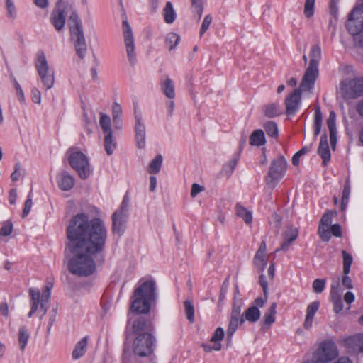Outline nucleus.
Here are the masks:
<instances>
[{"label": "nucleus", "mask_w": 363, "mask_h": 363, "mask_svg": "<svg viewBox=\"0 0 363 363\" xmlns=\"http://www.w3.org/2000/svg\"><path fill=\"white\" fill-rule=\"evenodd\" d=\"M163 162V157L162 155H157L152 159L147 167V172L151 174H156L160 172Z\"/></svg>", "instance_id": "25"}, {"label": "nucleus", "mask_w": 363, "mask_h": 363, "mask_svg": "<svg viewBox=\"0 0 363 363\" xmlns=\"http://www.w3.org/2000/svg\"><path fill=\"white\" fill-rule=\"evenodd\" d=\"M350 190H351V188H350V182L347 180L345 182V183L344 184L342 199H345V200L350 199Z\"/></svg>", "instance_id": "59"}, {"label": "nucleus", "mask_w": 363, "mask_h": 363, "mask_svg": "<svg viewBox=\"0 0 363 363\" xmlns=\"http://www.w3.org/2000/svg\"><path fill=\"white\" fill-rule=\"evenodd\" d=\"M135 125L134 130L135 134V141L137 147L143 149L145 147L146 130L144 121L143 120L142 113L135 106L134 107Z\"/></svg>", "instance_id": "13"}, {"label": "nucleus", "mask_w": 363, "mask_h": 363, "mask_svg": "<svg viewBox=\"0 0 363 363\" xmlns=\"http://www.w3.org/2000/svg\"><path fill=\"white\" fill-rule=\"evenodd\" d=\"M186 319L191 323L194 322V306L191 301L186 300L184 302Z\"/></svg>", "instance_id": "42"}, {"label": "nucleus", "mask_w": 363, "mask_h": 363, "mask_svg": "<svg viewBox=\"0 0 363 363\" xmlns=\"http://www.w3.org/2000/svg\"><path fill=\"white\" fill-rule=\"evenodd\" d=\"M32 205H33V202H32L31 191H30L25 201V203H24V208H23V213H22L23 218H25L28 215V213L30 211Z\"/></svg>", "instance_id": "54"}, {"label": "nucleus", "mask_w": 363, "mask_h": 363, "mask_svg": "<svg viewBox=\"0 0 363 363\" xmlns=\"http://www.w3.org/2000/svg\"><path fill=\"white\" fill-rule=\"evenodd\" d=\"M204 190V188L199 185V184L194 183L191 186V196L192 197H196L199 193L203 191Z\"/></svg>", "instance_id": "60"}, {"label": "nucleus", "mask_w": 363, "mask_h": 363, "mask_svg": "<svg viewBox=\"0 0 363 363\" xmlns=\"http://www.w3.org/2000/svg\"><path fill=\"white\" fill-rule=\"evenodd\" d=\"M334 286H332L331 298L333 303V311L335 313H340L343 309V303L341 296L337 291H333Z\"/></svg>", "instance_id": "32"}, {"label": "nucleus", "mask_w": 363, "mask_h": 363, "mask_svg": "<svg viewBox=\"0 0 363 363\" xmlns=\"http://www.w3.org/2000/svg\"><path fill=\"white\" fill-rule=\"evenodd\" d=\"M67 154L70 166L77 172L82 179H87L91 174L90 164L88 157L77 147H70Z\"/></svg>", "instance_id": "6"}, {"label": "nucleus", "mask_w": 363, "mask_h": 363, "mask_svg": "<svg viewBox=\"0 0 363 363\" xmlns=\"http://www.w3.org/2000/svg\"><path fill=\"white\" fill-rule=\"evenodd\" d=\"M315 1V0H306L303 13L308 18L312 17L314 14Z\"/></svg>", "instance_id": "47"}, {"label": "nucleus", "mask_w": 363, "mask_h": 363, "mask_svg": "<svg viewBox=\"0 0 363 363\" xmlns=\"http://www.w3.org/2000/svg\"><path fill=\"white\" fill-rule=\"evenodd\" d=\"M287 166L286 160L284 156H279L274 160L269 167L268 177L269 182H274L281 179L286 171Z\"/></svg>", "instance_id": "14"}, {"label": "nucleus", "mask_w": 363, "mask_h": 363, "mask_svg": "<svg viewBox=\"0 0 363 363\" xmlns=\"http://www.w3.org/2000/svg\"><path fill=\"white\" fill-rule=\"evenodd\" d=\"M30 297V310L28 313V318H30L38 310L40 304V292L38 289L30 288L29 289Z\"/></svg>", "instance_id": "20"}, {"label": "nucleus", "mask_w": 363, "mask_h": 363, "mask_svg": "<svg viewBox=\"0 0 363 363\" xmlns=\"http://www.w3.org/2000/svg\"><path fill=\"white\" fill-rule=\"evenodd\" d=\"M225 336V332L223 328L218 327L216 329L213 336L211 337L210 341L211 342H213L214 344L216 342H220Z\"/></svg>", "instance_id": "50"}, {"label": "nucleus", "mask_w": 363, "mask_h": 363, "mask_svg": "<svg viewBox=\"0 0 363 363\" xmlns=\"http://www.w3.org/2000/svg\"><path fill=\"white\" fill-rule=\"evenodd\" d=\"M238 157H234L231 160H230L224 166V169H225V172L228 174H231L233 173V172L234 171V169L238 164Z\"/></svg>", "instance_id": "55"}, {"label": "nucleus", "mask_w": 363, "mask_h": 363, "mask_svg": "<svg viewBox=\"0 0 363 363\" xmlns=\"http://www.w3.org/2000/svg\"><path fill=\"white\" fill-rule=\"evenodd\" d=\"M325 279H316L313 282V289L315 293L320 294L323 291L325 286Z\"/></svg>", "instance_id": "48"}, {"label": "nucleus", "mask_w": 363, "mask_h": 363, "mask_svg": "<svg viewBox=\"0 0 363 363\" xmlns=\"http://www.w3.org/2000/svg\"><path fill=\"white\" fill-rule=\"evenodd\" d=\"M191 11L197 15V19L199 21L203 11V0H191Z\"/></svg>", "instance_id": "39"}, {"label": "nucleus", "mask_w": 363, "mask_h": 363, "mask_svg": "<svg viewBox=\"0 0 363 363\" xmlns=\"http://www.w3.org/2000/svg\"><path fill=\"white\" fill-rule=\"evenodd\" d=\"M50 296H51V292L49 291L48 288H44L43 289L42 296H41V303L40 305V310L43 311V313L40 317V319H42L43 317L47 313V311L48 309V303L50 298Z\"/></svg>", "instance_id": "33"}, {"label": "nucleus", "mask_w": 363, "mask_h": 363, "mask_svg": "<svg viewBox=\"0 0 363 363\" xmlns=\"http://www.w3.org/2000/svg\"><path fill=\"white\" fill-rule=\"evenodd\" d=\"M35 68L45 89L52 88L55 82L54 73L49 69L46 56L43 50H40L37 53Z\"/></svg>", "instance_id": "7"}, {"label": "nucleus", "mask_w": 363, "mask_h": 363, "mask_svg": "<svg viewBox=\"0 0 363 363\" xmlns=\"http://www.w3.org/2000/svg\"><path fill=\"white\" fill-rule=\"evenodd\" d=\"M122 30L129 63L131 66H134L137 62L135 40L131 27L126 18L122 21Z\"/></svg>", "instance_id": "10"}, {"label": "nucleus", "mask_w": 363, "mask_h": 363, "mask_svg": "<svg viewBox=\"0 0 363 363\" xmlns=\"http://www.w3.org/2000/svg\"><path fill=\"white\" fill-rule=\"evenodd\" d=\"M236 213L238 216L243 219L245 223L250 224L252 223V213L239 203L236 205Z\"/></svg>", "instance_id": "34"}, {"label": "nucleus", "mask_w": 363, "mask_h": 363, "mask_svg": "<svg viewBox=\"0 0 363 363\" xmlns=\"http://www.w3.org/2000/svg\"><path fill=\"white\" fill-rule=\"evenodd\" d=\"M338 355L336 345L332 341L325 342L321 344L315 354L314 359L319 363H327L335 359Z\"/></svg>", "instance_id": "11"}, {"label": "nucleus", "mask_w": 363, "mask_h": 363, "mask_svg": "<svg viewBox=\"0 0 363 363\" xmlns=\"http://www.w3.org/2000/svg\"><path fill=\"white\" fill-rule=\"evenodd\" d=\"M202 347L206 352H210L212 350L220 351L221 350V344L220 342H216L215 344L213 343V345L210 344H203Z\"/></svg>", "instance_id": "56"}, {"label": "nucleus", "mask_w": 363, "mask_h": 363, "mask_svg": "<svg viewBox=\"0 0 363 363\" xmlns=\"http://www.w3.org/2000/svg\"><path fill=\"white\" fill-rule=\"evenodd\" d=\"M241 303L235 301L233 304L230 316L241 318Z\"/></svg>", "instance_id": "58"}, {"label": "nucleus", "mask_w": 363, "mask_h": 363, "mask_svg": "<svg viewBox=\"0 0 363 363\" xmlns=\"http://www.w3.org/2000/svg\"><path fill=\"white\" fill-rule=\"evenodd\" d=\"M342 97L346 99H355L363 96V77H356L340 82Z\"/></svg>", "instance_id": "8"}, {"label": "nucleus", "mask_w": 363, "mask_h": 363, "mask_svg": "<svg viewBox=\"0 0 363 363\" xmlns=\"http://www.w3.org/2000/svg\"><path fill=\"white\" fill-rule=\"evenodd\" d=\"M57 182L61 190L69 191L74 185V179L67 172H63L57 177Z\"/></svg>", "instance_id": "19"}, {"label": "nucleus", "mask_w": 363, "mask_h": 363, "mask_svg": "<svg viewBox=\"0 0 363 363\" xmlns=\"http://www.w3.org/2000/svg\"><path fill=\"white\" fill-rule=\"evenodd\" d=\"M88 336H85L77 342L72 353V357L74 359H78L85 354L88 345Z\"/></svg>", "instance_id": "21"}, {"label": "nucleus", "mask_w": 363, "mask_h": 363, "mask_svg": "<svg viewBox=\"0 0 363 363\" xmlns=\"http://www.w3.org/2000/svg\"><path fill=\"white\" fill-rule=\"evenodd\" d=\"M104 148L108 155H111L116 148V142L113 140V132L104 133Z\"/></svg>", "instance_id": "27"}, {"label": "nucleus", "mask_w": 363, "mask_h": 363, "mask_svg": "<svg viewBox=\"0 0 363 363\" xmlns=\"http://www.w3.org/2000/svg\"><path fill=\"white\" fill-rule=\"evenodd\" d=\"M298 235V230L296 227L291 226L284 233V239L288 240L289 242L296 240Z\"/></svg>", "instance_id": "45"}, {"label": "nucleus", "mask_w": 363, "mask_h": 363, "mask_svg": "<svg viewBox=\"0 0 363 363\" xmlns=\"http://www.w3.org/2000/svg\"><path fill=\"white\" fill-rule=\"evenodd\" d=\"M30 338L29 332L26 326H21L18 330V345L21 351H23Z\"/></svg>", "instance_id": "28"}, {"label": "nucleus", "mask_w": 363, "mask_h": 363, "mask_svg": "<svg viewBox=\"0 0 363 363\" xmlns=\"http://www.w3.org/2000/svg\"><path fill=\"white\" fill-rule=\"evenodd\" d=\"M157 285L154 280H147L141 283L133 292L130 297V306L128 313V320L126 325L125 333L128 335V327L131 323L132 333L138 335L152 332L154 333L155 328L152 321L145 317L138 316L133 319L130 317L134 314H148L151 307L157 303Z\"/></svg>", "instance_id": "2"}, {"label": "nucleus", "mask_w": 363, "mask_h": 363, "mask_svg": "<svg viewBox=\"0 0 363 363\" xmlns=\"http://www.w3.org/2000/svg\"><path fill=\"white\" fill-rule=\"evenodd\" d=\"M160 86L162 93L169 99L175 98L174 84L172 79L168 77H164L160 79Z\"/></svg>", "instance_id": "18"}, {"label": "nucleus", "mask_w": 363, "mask_h": 363, "mask_svg": "<svg viewBox=\"0 0 363 363\" xmlns=\"http://www.w3.org/2000/svg\"><path fill=\"white\" fill-rule=\"evenodd\" d=\"M180 41V36L175 33H169L165 38V44L169 50H174Z\"/></svg>", "instance_id": "37"}, {"label": "nucleus", "mask_w": 363, "mask_h": 363, "mask_svg": "<svg viewBox=\"0 0 363 363\" xmlns=\"http://www.w3.org/2000/svg\"><path fill=\"white\" fill-rule=\"evenodd\" d=\"M50 21L57 32L63 31L66 21L65 5L63 0L57 1L51 13Z\"/></svg>", "instance_id": "12"}, {"label": "nucleus", "mask_w": 363, "mask_h": 363, "mask_svg": "<svg viewBox=\"0 0 363 363\" xmlns=\"http://www.w3.org/2000/svg\"><path fill=\"white\" fill-rule=\"evenodd\" d=\"M318 76V67L309 65L303 77L301 87L310 88L314 85V83Z\"/></svg>", "instance_id": "16"}, {"label": "nucleus", "mask_w": 363, "mask_h": 363, "mask_svg": "<svg viewBox=\"0 0 363 363\" xmlns=\"http://www.w3.org/2000/svg\"><path fill=\"white\" fill-rule=\"evenodd\" d=\"M346 27L354 36L355 45L363 47V3L350 13Z\"/></svg>", "instance_id": "4"}, {"label": "nucleus", "mask_w": 363, "mask_h": 363, "mask_svg": "<svg viewBox=\"0 0 363 363\" xmlns=\"http://www.w3.org/2000/svg\"><path fill=\"white\" fill-rule=\"evenodd\" d=\"M342 285L347 288V289H352V280L350 277L347 276V274H345L342 277Z\"/></svg>", "instance_id": "64"}, {"label": "nucleus", "mask_w": 363, "mask_h": 363, "mask_svg": "<svg viewBox=\"0 0 363 363\" xmlns=\"http://www.w3.org/2000/svg\"><path fill=\"white\" fill-rule=\"evenodd\" d=\"M301 101V91L296 89L285 99L286 114L288 116H294L300 108Z\"/></svg>", "instance_id": "15"}, {"label": "nucleus", "mask_w": 363, "mask_h": 363, "mask_svg": "<svg viewBox=\"0 0 363 363\" xmlns=\"http://www.w3.org/2000/svg\"><path fill=\"white\" fill-rule=\"evenodd\" d=\"M157 339L152 332H145L135 336L133 342L135 355L145 357L151 355L156 347Z\"/></svg>", "instance_id": "5"}, {"label": "nucleus", "mask_w": 363, "mask_h": 363, "mask_svg": "<svg viewBox=\"0 0 363 363\" xmlns=\"http://www.w3.org/2000/svg\"><path fill=\"white\" fill-rule=\"evenodd\" d=\"M244 322L245 319L243 316H241V318L230 316L228 328L227 330V340L228 342L231 341L233 335L237 330L239 324H242Z\"/></svg>", "instance_id": "23"}, {"label": "nucleus", "mask_w": 363, "mask_h": 363, "mask_svg": "<svg viewBox=\"0 0 363 363\" xmlns=\"http://www.w3.org/2000/svg\"><path fill=\"white\" fill-rule=\"evenodd\" d=\"M266 143L264 133L262 130L258 129L252 133L250 136V145L252 146H262Z\"/></svg>", "instance_id": "24"}, {"label": "nucleus", "mask_w": 363, "mask_h": 363, "mask_svg": "<svg viewBox=\"0 0 363 363\" xmlns=\"http://www.w3.org/2000/svg\"><path fill=\"white\" fill-rule=\"evenodd\" d=\"M264 128L267 133V134L273 138H276L278 137L279 135V130L277 128V125L276 123L273 121H268L264 125Z\"/></svg>", "instance_id": "41"}, {"label": "nucleus", "mask_w": 363, "mask_h": 363, "mask_svg": "<svg viewBox=\"0 0 363 363\" xmlns=\"http://www.w3.org/2000/svg\"><path fill=\"white\" fill-rule=\"evenodd\" d=\"M309 56L311 58L309 65H312L318 67L320 60L321 59L320 47L318 45H313L311 48Z\"/></svg>", "instance_id": "29"}, {"label": "nucleus", "mask_w": 363, "mask_h": 363, "mask_svg": "<svg viewBox=\"0 0 363 363\" xmlns=\"http://www.w3.org/2000/svg\"><path fill=\"white\" fill-rule=\"evenodd\" d=\"M260 315L261 312L258 308H257V306H251L245 311L244 315L242 316H243L245 320H247L250 323H255L259 319Z\"/></svg>", "instance_id": "26"}, {"label": "nucleus", "mask_w": 363, "mask_h": 363, "mask_svg": "<svg viewBox=\"0 0 363 363\" xmlns=\"http://www.w3.org/2000/svg\"><path fill=\"white\" fill-rule=\"evenodd\" d=\"M318 154L323 160V165L326 166L331 157L326 133H324L320 136V144L318 148Z\"/></svg>", "instance_id": "17"}, {"label": "nucleus", "mask_w": 363, "mask_h": 363, "mask_svg": "<svg viewBox=\"0 0 363 363\" xmlns=\"http://www.w3.org/2000/svg\"><path fill=\"white\" fill-rule=\"evenodd\" d=\"M64 254L69 272L79 277L92 275L96 269L94 257L104 253L107 228L99 218L89 219L85 213L74 215L66 229Z\"/></svg>", "instance_id": "1"}, {"label": "nucleus", "mask_w": 363, "mask_h": 363, "mask_svg": "<svg viewBox=\"0 0 363 363\" xmlns=\"http://www.w3.org/2000/svg\"><path fill=\"white\" fill-rule=\"evenodd\" d=\"M99 124H100L101 129L104 133H107L108 132H113L111 127V119L108 115L101 113L100 118H99Z\"/></svg>", "instance_id": "40"}, {"label": "nucleus", "mask_w": 363, "mask_h": 363, "mask_svg": "<svg viewBox=\"0 0 363 363\" xmlns=\"http://www.w3.org/2000/svg\"><path fill=\"white\" fill-rule=\"evenodd\" d=\"M343 256V272L344 274H348L350 272V267L352 262V256L346 251H342Z\"/></svg>", "instance_id": "46"}, {"label": "nucleus", "mask_w": 363, "mask_h": 363, "mask_svg": "<svg viewBox=\"0 0 363 363\" xmlns=\"http://www.w3.org/2000/svg\"><path fill=\"white\" fill-rule=\"evenodd\" d=\"M122 108L118 102H113L112 106V118L116 128L121 125Z\"/></svg>", "instance_id": "30"}, {"label": "nucleus", "mask_w": 363, "mask_h": 363, "mask_svg": "<svg viewBox=\"0 0 363 363\" xmlns=\"http://www.w3.org/2000/svg\"><path fill=\"white\" fill-rule=\"evenodd\" d=\"M277 304L273 303L269 308L265 312L264 315V324L270 326L275 321V315L277 313Z\"/></svg>", "instance_id": "35"}, {"label": "nucleus", "mask_w": 363, "mask_h": 363, "mask_svg": "<svg viewBox=\"0 0 363 363\" xmlns=\"http://www.w3.org/2000/svg\"><path fill=\"white\" fill-rule=\"evenodd\" d=\"M254 263L257 267H259L262 271L265 269L267 263L264 259V254L261 250L257 251L254 257Z\"/></svg>", "instance_id": "44"}, {"label": "nucleus", "mask_w": 363, "mask_h": 363, "mask_svg": "<svg viewBox=\"0 0 363 363\" xmlns=\"http://www.w3.org/2000/svg\"><path fill=\"white\" fill-rule=\"evenodd\" d=\"M164 18L167 23H172L176 18V12L170 1H167L164 9Z\"/></svg>", "instance_id": "31"}, {"label": "nucleus", "mask_w": 363, "mask_h": 363, "mask_svg": "<svg viewBox=\"0 0 363 363\" xmlns=\"http://www.w3.org/2000/svg\"><path fill=\"white\" fill-rule=\"evenodd\" d=\"M13 84L14 88L16 89V95L18 96L19 101L21 102L24 101L25 97L23 89H21L19 83L17 82L16 79H13Z\"/></svg>", "instance_id": "57"}, {"label": "nucleus", "mask_w": 363, "mask_h": 363, "mask_svg": "<svg viewBox=\"0 0 363 363\" xmlns=\"http://www.w3.org/2000/svg\"><path fill=\"white\" fill-rule=\"evenodd\" d=\"M331 233L335 237H340L342 235L341 227L338 224H334L331 227Z\"/></svg>", "instance_id": "63"}, {"label": "nucleus", "mask_w": 363, "mask_h": 363, "mask_svg": "<svg viewBox=\"0 0 363 363\" xmlns=\"http://www.w3.org/2000/svg\"><path fill=\"white\" fill-rule=\"evenodd\" d=\"M211 21H212V17L211 16V15H206L204 17V19L202 22V24H201V26L200 28V32H199L200 36H202L205 33V32L208 29V28L211 23Z\"/></svg>", "instance_id": "53"}, {"label": "nucleus", "mask_w": 363, "mask_h": 363, "mask_svg": "<svg viewBox=\"0 0 363 363\" xmlns=\"http://www.w3.org/2000/svg\"><path fill=\"white\" fill-rule=\"evenodd\" d=\"M320 306L318 301H313L311 303L306 310V315L304 321V327L306 328H310L312 325L314 315Z\"/></svg>", "instance_id": "22"}, {"label": "nucleus", "mask_w": 363, "mask_h": 363, "mask_svg": "<svg viewBox=\"0 0 363 363\" xmlns=\"http://www.w3.org/2000/svg\"><path fill=\"white\" fill-rule=\"evenodd\" d=\"M32 100L35 104H40L41 100V94L37 88H33L31 90Z\"/></svg>", "instance_id": "61"}, {"label": "nucleus", "mask_w": 363, "mask_h": 363, "mask_svg": "<svg viewBox=\"0 0 363 363\" xmlns=\"http://www.w3.org/2000/svg\"><path fill=\"white\" fill-rule=\"evenodd\" d=\"M312 144H310L309 145H306L303 147L301 150H299L297 152H296L294 156L292 157V164L294 166H297L299 164V159L300 157L306 155V153L309 152L312 149Z\"/></svg>", "instance_id": "43"}, {"label": "nucleus", "mask_w": 363, "mask_h": 363, "mask_svg": "<svg viewBox=\"0 0 363 363\" xmlns=\"http://www.w3.org/2000/svg\"><path fill=\"white\" fill-rule=\"evenodd\" d=\"M264 115L268 118H274L280 114L279 104L272 103L267 104L264 108Z\"/></svg>", "instance_id": "38"}, {"label": "nucleus", "mask_w": 363, "mask_h": 363, "mask_svg": "<svg viewBox=\"0 0 363 363\" xmlns=\"http://www.w3.org/2000/svg\"><path fill=\"white\" fill-rule=\"evenodd\" d=\"M332 223L331 216L327 213H325L320 219V223L323 225L328 227Z\"/></svg>", "instance_id": "62"}, {"label": "nucleus", "mask_w": 363, "mask_h": 363, "mask_svg": "<svg viewBox=\"0 0 363 363\" xmlns=\"http://www.w3.org/2000/svg\"><path fill=\"white\" fill-rule=\"evenodd\" d=\"M128 198L125 196L120 208L112 215V231L120 236L123 234L125 230V223L128 216Z\"/></svg>", "instance_id": "9"}, {"label": "nucleus", "mask_w": 363, "mask_h": 363, "mask_svg": "<svg viewBox=\"0 0 363 363\" xmlns=\"http://www.w3.org/2000/svg\"><path fill=\"white\" fill-rule=\"evenodd\" d=\"M69 20L71 41L78 57L84 59L87 52V45L82 21L76 11L72 13Z\"/></svg>", "instance_id": "3"}, {"label": "nucleus", "mask_w": 363, "mask_h": 363, "mask_svg": "<svg viewBox=\"0 0 363 363\" xmlns=\"http://www.w3.org/2000/svg\"><path fill=\"white\" fill-rule=\"evenodd\" d=\"M335 118V113L334 111H331L327 119V125L330 133L336 132Z\"/></svg>", "instance_id": "52"}, {"label": "nucleus", "mask_w": 363, "mask_h": 363, "mask_svg": "<svg viewBox=\"0 0 363 363\" xmlns=\"http://www.w3.org/2000/svg\"><path fill=\"white\" fill-rule=\"evenodd\" d=\"M6 8L8 18L14 19L16 17V9L13 0H6Z\"/></svg>", "instance_id": "49"}, {"label": "nucleus", "mask_w": 363, "mask_h": 363, "mask_svg": "<svg viewBox=\"0 0 363 363\" xmlns=\"http://www.w3.org/2000/svg\"><path fill=\"white\" fill-rule=\"evenodd\" d=\"M322 120L323 116L320 111V108L319 106H317L315 109V118L313 123L315 137H317L320 133L322 128Z\"/></svg>", "instance_id": "36"}, {"label": "nucleus", "mask_w": 363, "mask_h": 363, "mask_svg": "<svg viewBox=\"0 0 363 363\" xmlns=\"http://www.w3.org/2000/svg\"><path fill=\"white\" fill-rule=\"evenodd\" d=\"M13 230V223L10 220H6L3 223L0 229V235L8 236L11 235Z\"/></svg>", "instance_id": "51"}]
</instances>
